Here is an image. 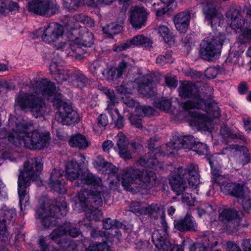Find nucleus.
<instances>
[{"label":"nucleus","instance_id":"nucleus-55","mask_svg":"<svg viewBox=\"0 0 251 251\" xmlns=\"http://www.w3.org/2000/svg\"><path fill=\"white\" fill-rule=\"evenodd\" d=\"M39 244L41 251H61L46 244L45 239L43 237L40 238Z\"/></svg>","mask_w":251,"mask_h":251},{"label":"nucleus","instance_id":"nucleus-40","mask_svg":"<svg viewBox=\"0 0 251 251\" xmlns=\"http://www.w3.org/2000/svg\"><path fill=\"white\" fill-rule=\"evenodd\" d=\"M220 133L224 136L229 137L231 139L240 140L245 141L247 139L239 133H233L232 131L229 130L226 126H222L220 129Z\"/></svg>","mask_w":251,"mask_h":251},{"label":"nucleus","instance_id":"nucleus-1","mask_svg":"<svg viewBox=\"0 0 251 251\" xmlns=\"http://www.w3.org/2000/svg\"><path fill=\"white\" fill-rule=\"evenodd\" d=\"M34 93H20L16 99L15 105L22 110L29 109L32 115L38 118L43 115L46 110V104L42 96L49 97L55 94L54 84L47 79L32 83Z\"/></svg>","mask_w":251,"mask_h":251},{"label":"nucleus","instance_id":"nucleus-44","mask_svg":"<svg viewBox=\"0 0 251 251\" xmlns=\"http://www.w3.org/2000/svg\"><path fill=\"white\" fill-rule=\"evenodd\" d=\"M24 147L32 150H41L47 148L49 142H23Z\"/></svg>","mask_w":251,"mask_h":251},{"label":"nucleus","instance_id":"nucleus-23","mask_svg":"<svg viewBox=\"0 0 251 251\" xmlns=\"http://www.w3.org/2000/svg\"><path fill=\"white\" fill-rule=\"evenodd\" d=\"M221 189L226 194L238 198H243L244 195V185L241 184L229 182Z\"/></svg>","mask_w":251,"mask_h":251},{"label":"nucleus","instance_id":"nucleus-8","mask_svg":"<svg viewBox=\"0 0 251 251\" xmlns=\"http://www.w3.org/2000/svg\"><path fill=\"white\" fill-rule=\"evenodd\" d=\"M179 94L182 98L192 99L183 103V107L186 110L201 107L204 104L203 101L198 95V88L192 83L188 81L182 83L179 87Z\"/></svg>","mask_w":251,"mask_h":251},{"label":"nucleus","instance_id":"nucleus-36","mask_svg":"<svg viewBox=\"0 0 251 251\" xmlns=\"http://www.w3.org/2000/svg\"><path fill=\"white\" fill-rule=\"evenodd\" d=\"M232 149L240 152L239 156L240 161L243 165L249 163L251 160L250 154L248 149L243 146L233 145L231 146Z\"/></svg>","mask_w":251,"mask_h":251},{"label":"nucleus","instance_id":"nucleus-41","mask_svg":"<svg viewBox=\"0 0 251 251\" xmlns=\"http://www.w3.org/2000/svg\"><path fill=\"white\" fill-rule=\"evenodd\" d=\"M206 108H197L196 109H201L204 110L210 116L214 118H218L221 116L220 108L217 105H213L209 101L206 103Z\"/></svg>","mask_w":251,"mask_h":251},{"label":"nucleus","instance_id":"nucleus-24","mask_svg":"<svg viewBox=\"0 0 251 251\" xmlns=\"http://www.w3.org/2000/svg\"><path fill=\"white\" fill-rule=\"evenodd\" d=\"M82 174L80 167L75 161L68 162L66 166V177L70 181L78 178L80 180V176Z\"/></svg>","mask_w":251,"mask_h":251},{"label":"nucleus","instance_id":"nucleus-4","mask_svg":"<svg viewBox=\"0 0 251 251\" xmlns=\"http://www.w3.org/2000/svg\"><path fill=\"white\" fill-rule=\"evenodd\" d=\"M27 126L22 123L16 124L15 129L11 133L7 132L5 128L0 130V139H7L12 141L16 139L23 141H49L51 139L50 132L45 130H35L27 132Z\"/></svg>","mask_w":251,"mask_h":251},{"label":"nucleus","instance_id":"nucleus-21","mask_svg":"<svg viewBox=\"0 0 251 251\" xmlns=\"http://www.w3.org/2000/svg\"><path fill=\"white\" fill-rule=\"evenodd\" d=\"M52 102L54 106L58 110V114L56 116H65L64 115L68 114V113L75 111L73 109L71 105L63 100L62 95L60 94L54 95Z\"/></svg>","mask_w":251,"mask_h":251},{"label":"nucleus","instance_id":"nucleus-38","mask_svg":"<svg viewBox=\"0 0 251 251\" xmlns=\"http://www.w3.org/2000/svg\"><path fill=\"white\" fill-rule=\"evenodd\" d=\"M162 148L155 147V153L164 155L173 154L175 150L178 149V142H167Z\"/></svg>","mask_w":251,"mask_h":251},{"label":"nucleus","instance_id":"nucleus-53","mask_svg":"<svg viewBox=\"0 0 251 251\" xmlns=\"http://www.w3.org/2000/svg\"><path fill=\"white\" fill-rule=\"evenodd\" d=\"M207 149V145L203 142H196L194 143V146H192L193 151L202 154L206 152Z\"/></svg>","mask_w":251,"mask_h":251},{"label":"nucleus","instance_id":"nucleus-58","mask_svg":"<svg viewBox=\"0 0 251 251\" xmlns=\"http://www.w3.org/2000/svg\"><path fill=\"white\" fill-rule=\"evenodd\" d=\"M107 162L102 156L99 155L94 162V165L98 170L102 171Z\"/></svg>","mask_w":251,"mask_h":251},{"label":"nucleus","instance_id":"nucleus-5","mask_svg":"<svg viewBox=\"0 0 251 251\" xmlns=\"http://www.w3.org/2000/svg\"><path fill=\"white\" fill-rule=\"evenodd\" d=\"M102 193L88 189H82L78 193L81 206L86 212V218L90 221H99L102 217V213L98 209L102 205Z\"/></svg>","mask_w":251,"mask_h":251},{"label":"nucleus","instance_id":"nucleus-60","mask_svg":"<svg viewBox=\"0 0 251 251\" xmlns=\"http://www.w3.org/2000/svg\"><path fill=\"white\" fill-rule=\"evenodd\" d=\"M171 58V56L169 54L166 53L165 55H160L156 58V62L160 66H163L170 61Z\"/></svg>","mask_w":251,"mask_h":251},{"label":"nucleus","instance_id":"nucleus-46","mask_svg":"<svg viewBox=\"0 0 251 251\" xmlns=\"http://www.w3.org/2000/svg\"><path fill=\"white\" fill-rule=\"evenodd\" d=\"M154 104L157 108L163 110H167L170 108L172 105V102L170 100L161 98L155 101Z\"/></svg>","mask_w":251,"mask_h":251},{"label":"nucleus","instance_id":"nucleus-6","mask_svg":"<svg viewBox=\"0 0 251 251\" xmlns=\"http://www.w3.org/2000/svg\"><path fill=\"white\" fill-rule=\"evenodd\" d=\"M225 39V36L219 34L203 40L200 44L201 57L207 61H213L217 58L221 53Z\"/></svg>","mask_w":251,"mask_h":251},{"label":"nucleus","instance_id":"nucleus-64","mask_svg":"<svg viewBox=\"0 0 251 251\" xmlns=\"http://www.w3.org/2000/svg\"><path fill=\"white\" fill-rule=\"evenodd\" d=\"M101 171L103 173L110 174L116 173L117 171V168L112 163L107 162Z\"/></svg>","mask_w":251,"mask_h":251},{"label":"nucleus","instance_id":"nucleus-32","mask_svg":"<svg viewBox=\"0 0 251 251\" xmlns=\"http://www.w3.org/2000/svg\"><path fill=\"white\" fill-rule=\"evenodd\" d=\"M65 116H56V119L58 123L63 125H70L77 123L79 121V117L77 112L75 111L68 113Z\"/></svg>","mask_w":251,"mask_h":251},{"label":"nucleus","instance_id":"nucleus-43","mask_svg":"<svg viewBox=\"0 0 251 251\" xmlns=\"http://www.w3.org/2000/svg\"><path fill=\"white\" fill-rule=\"evenodd\" d=\"M122 30L121 25L111 23L102 28V30L104 33L109 35L110 37L113 35L119 33Z\"/></svg>","mask_w":251,"mask_h":251},{"label":"nucleus","instance_id":"nucleus-14","mask_svg":"<svg viewBox=\"0 0 251 251\" xmlns=\"http://www.w3.org/2000/svg\"><path fill=\"white\" fill-rule=\"evenodd\" d=\"M141 171L133 168H126L123 171L122 184L127 190L133 189L132 185L139 188Z\"/></svg>","mask_w":251,"mask_h":251},{"label":"nucleus","instance_id":"nucleus-16","mask_svg":"<svg viewBox=\"0 0 251 251\" xmlns=\"http://www.w3.org/2000/svg\"><path fill=\"white\" fill-rule=\"evenodd\" d=\"M63 33V27L59 25L50 24L44 30L42 36V40L46 43H54L61 37Z\"/></svg>","mask_w":251,"mask_h":251},{"label":"nucleus","instance_id":"nucleus-56","mask_svg":"<svg viewBox=\"0 0 251 251\" xmlns=\"http://www.w3.org/2000/svg\"><path fill=\"white\" fill-rule=\"evenodd\" d=\"M3 219L2 221L4 223L6 221H11L14 219L16 216V213L12 210H4L2 212Z\"/></svg>","mask_w":251,"mask_h":251},{"label":"nucleus","instance_id":"nucleus-52","mask_svg":"<svg viewBox=\"0 0 251 251\" xmlns=\"http://www.w3.org/2000/svg\"><path fill=\"white\" fill-rule=\"evenodd\" d=\"M195 138L192 135H188L182 136L180 135L173 134L171 141H195Z\"/></svg>","mask_w":251,"mask_h":251},{"label":"nucleus","instance_id":"nucleus-39","mask_svg":"<svg viewBox=\"0 0 251 251\" xmlns=\"http://www.w3.org/2000/svg\"><path fill=\"white\" fill-rule=\"evenodd\" d=\"M213 88L210 86L205 84L203 86L201 91L198 90V95L200 96V98L203 101V105H202L200 108H206V103L209 102L208 99H210L213 93Z\"/></svg>","mask_w":251,"mask_h":251},{"label":"nucleus","instance_id":"nucleus-29","mask_svg":"<svg viewBox=\"0 0 251 251\" xmlns=\"http://www.w3.org/2000/svg\"><path fill=\"white\" fill-rule=\"evenodd\" d=\"M139 92L146 97L153 96L155 93V88L153 86L152 80L148 78H144L142 82L139 83Z\"/></svg>","mask_w":251,"mask_h":251},{"label":"nucleus","instance_id":"nucleus-2","mask_svg":"<svg viewBox=\"0 0 251 251\" xmlns=\"http://www.w3.org/2000/svg\"><path fill=\"white\" fill-rule=\"evenodd\" d=\"M43 167V163L40 157L30 158L24 163V169L18 178V194L21 204L28 201L26 189L30 185L31 180L36 181L40 179Z\"/></svg>","mask_w":251,"mask_h":251},{"label":"nucleus","instance_id":"nucleus-47","mask_svg":"<svg viewBox=\"0 0 251 251\" xmlns=\"http://www.w3.org/2000/svg\"><path fill=\"white\" fill-rule=\"evenodd\" d=\"M84 3V0H67L65 6L71 11H75Z\"/></svg>","mask_w":251,"mask_h":251},{"label":"nucleus","instance_id":"nucleus-10","mask_svg":"<svg viewBox=\"0 0 251 251\" xmlns=\"http://www.w3.org/2000/svg\"><path fill=\"white\" fill-rule=\"evenodd\" d=\"M186 171L182 167L174 169L169 179V183L172 190L177 195H182L188 187L186 177H185Z\"/></svg>","mask_w":251,"mask_h":251},{"label":"nucleus","instance_id":"nucleus-11","mask_svg":"<svg viewBox=\"0 0 251 251\" xmlns=\"http://www.w3.org/2000/svg\"><path fill=\"white\" fill-rule=\"evenodd\" d=\"M67 233L74 238L78 236L80 233L79 229L74 227L70 223H66L63 225L55 229L50 235V239L58 245L62 244V237Z\"/></svg>","mask_w":251,"mask_h":251},{"label":"nucleus","instance_id":"nucleus-7","mask_svg":"<svg viewBox=\"0 0 251 251\" xmlns=\"http://www.w3.org/2000/svg\"><path fill=\"white\" fill-rule=\"evenodd\" d=\"M219 219L225 225L224 228L229 233H233L237 232L240 227H244L246 226L243 221L245 219L244 216H242L238 211L234 209L225 208L220 213Z\"/></svg>","mask_w":251,"mask_h":251},{"label":"nucleus","instance_id":"nucleus-28","mask_svg":"<svg viewBox=\"0 0 251 251\" xmlns=\"http://www.w3.org/2000/svg\"><path fill=\"white\" fill-rule=\"evenodd\" d=\"M202 10L206 15V18L210 23L211 26L215 25L218 20L216 15V11L213 4L206 1L202 2L201 3Z\"/></svg>","mask_w":251,"mask_h":251},{"label":"nucleus","instance_id":"nucleus-57","mask_svg":"<svg viewBox=\"0 0 251 251\" xmlns=\"http://www.w3.org/2000/svg\"><path fill=\"white\" fill-rule=\"evenodd\" d=\"M153 9L156 11V15L158 17H160L164 15L168 10L164 7V5L160 7H156V5H160L161 3L159 2H154L152 4Z\"/></svg>","mask_w":251,"mask_h":251},{"label":"nucleus","instance_id":"nucleus-49","mask_svg":"<svg viewBox=\"0 0 251 251\" xmlns=\"http://www.w3.org/2000/svg\"><path fill=\"white\" fill-rule=\"evenodd\" d=\"M121 223L116 220H113L110 218L105 219L103 221V227L105 229H110L113 228H118L121 226Z\"/></svg>","mask_w":251,"mask_h":251},{"label":"nucleus","instance_id":"nucleus-59","mask_svg":"<svg viewBox=\"0 0 251 251\" xmlns=\"http://www.w3.org/2000/svg\"><path fill=\"white\" fill-rule=\"evenodd\" d=\"M115 112L117 115V119L115 123V127L120 129L124 126L125 120L124 117L120 114L117 108L115 109Z\"/></svg>","mask_w":251,"mask_h":251},{"label":"nucleus","instance_id":"nucleus-62","mask_svg":"<svg viewBox=\"0 0 251 251\" xmlns=\"http://www.w3.org/2000/svg\"><path fill=\"white\" fill-rule=\"evenodd\" d=\"M205 75L208 78H215L218 74V70L213 67L208 68L204 72Z\"/></svg>","mask_w":251,"mask_h":251},{"label":"nucleus","instance_id":"nucleus-15","mask_svg":"<svg viewBox=\"0 0 251 251\" xmlns=\"http://www.w3.org/2000/svg\"><path fill=\"white\" fill-rule=\"evenodd\" d=\"M168 235L165 228L154 230L152 233V241L156 248L154 251H169L172 245L167 239Z\"/></svg>","mask_w":251,"mask_h":251},{"label":"nucleus","instance_id":"nucleus-35","mask_svg":"<svg viewBox=\"0 0 251 251\" xmlns=\"http://www.w3.org/2000/svg\"><path fill=\"white\" fill-rule=\"evenodd\" d=\"M191 116L194 118L195 125L197 126L200 129L205 131L208 129V124L209 121L204 114L197 112H194L191 113Z\"/></svg>","mask_w":251,"mask_h":251},{"label":"nucleus","instance_id":"nucleus-61","mask_svg":"<svg viewBox=\"0 0 251 251\" xmlns=\"http://www.w3.org/2000/svg\"><path fill=\"white\" fill-rule=\"evenodd\" d=\"M214 176L213 181L214 183H217L221 187H223L225 185L226 178L223 176L217 173H213Z\"/></svg>","mask_w":251,"mask_h":251},{"label":"nucleus","instance_id":"nucleus-13","mask_svg":"<svg viewBox=\"0 0 251 251\" xmlns=\"http://www.w3.org/2000/svg\"><path fill=\"white\" fill-rule=\"evenodd\" d=\"M148 15V13L144 7H133L130 11V23L134 28L139 29L146 26Z\"/></svg>","mask_w":251,"mask_h":251},{"label":"nucleus","instance_id":"nucleus-63","mask_svg":"<svg viewBox=\"0 0 251 251\" xmlns=\"http://www.w3.org/2000/svg\"><path fill=\"white\" fill-rule=\"evenodd\" d=\"M131 124L137 128H141L142 120L136 115H132L129 118Z\"/></svg>","mask_w":251,"mask_h":251},{"label":"nucleus","instance_id":"nucleus-17","mask_svg":"<svg viewBox=\"0 0 251 251\" xmlns=\"http://www.w3.org/2000/svg\"><path fill=\"white\" fill-rule=\"evenodd\" d=\"M140 176L139 188L150 190L156 185L157 176L153 171L145 170L141 171Z\"/></svg>","mask_w":251,"mask_h":251},{"label":"nucleus","instance_id":"nucleus-51","mask_svg":"<svg viewBox=\"0 0 251 251\" xmlns=\"http://www.w3.org/2000/svg\"><path fill=\"white\" fill-rule=\"evenodd\" d=\"M9 233L5 223L0 221V242H5L8 240Z\"/></svg>","mask_w":251,"mask_h":251},{"label":"nucleus","instance_id":"nucleus-42","mask_svg":"<svg viewBox=\"0 0 251 251\" xmlns=\"http://www.w3.org/2000/svg\"><path fill=\"white\" fill-rule=\"evenodd\" d=\"M85 251H113L106 242L91 244Z\"/></svg>","mask_w":251,"mask_h":251},{"label":"nucleus","instance_id":"nucleus-50","mask_svg":"<svg viewBox=\"0 0 251 251\" xmlns=\"http://www.w3.org/2000/svg\"><path fill=\"white\" fill-rule=\"evenodd\" d=\"M102 74L108 81H113L119 78L117 76V71L115 68H111L103 71Z\"/></svg>","mask_w":251,"mask_h":251},{"label":"nucleus","instance_id":"nucleus-48","mask_svg":"<svg viewBox=\"0 0 251 251\" xmlns=\"http://www.w3.org/2000/svg\"><path fill=\"white\" fill-rule=\"evenodd\" d=\"M70 76V74L68 71L59 70L58 71V73L55 74L54 78L58 83H61L64 81L69 80Z\"/></svg>","mask_w":251,"mask_h":251},{"label":"nucleus","instance_id":"nucleus-26","mask_svg":"<svg viewBox=\"0 0 251 251\" xmlns=\"http://www.w3.org/2000/svg\"><path fill=\"white\" fill-rule=\"evenodd\" d=\"M228 23L230 27L233 29L240 28L244 26V20L242 19V17L239 11L236 9L228 11L226 13Z\"/></svg>","mask_w":251,"mask_h":251},{"label":"nucleus","instance_id":"nucleus-3","mask_svg":"<svg viewBox=\"0 0 251 251\" xmlns=\"http://www.w3.org/2000/svg\"><path fill=\"white\" fill-rule=\"evenodd\" d=\"M68 210L67 203L62 198L55 201L50 200L45 202L38 209L37 214L42 220V224L45 227L56 226L58 223L57 219L67 214Z\"/></svg>","mask_w":251,"mask_h":251},{"label":"nucleus","instance_id":"nucleus-45","mask_svg":"<svg viewBox=\"0 0 251 251\" xmlns=\"http://www.w3.org/2000/svg\"><path fill=\"white\" fill-rule=\"evenodd\" d=\"M131 68V65L129 63L123 60L119 64L117 68H115L117 71V76L120 78L122 76L126 73Z\"/></svg>","mask_w":251,"mask_h":251},{"label":"nucleus","instance_id":"nucleus-12","mask_svg":"<svg viewBox=\"0 0 251 251\" xmlns=\"http://www.w3.org/2000/svg\"><path fill=\"white\" fill-rule=\"evenodd\" d=\"M155 145L154 142H150L148 145L150 151L147 154L141 157L137 161V163L142 167L153 168L155 170L163 168V164L159 162L156 158L158 153H156Z\"/></svg>","mask_w":251,"mask_h":251},{"label":"nucleus","instance_id":"nucleus-25","mask_svg":"<svg viewBox=\"0 0 251 251\" xmlns=\"http://www.w3.org/2000/svg\"><path fill=\"white\" fill-rule=\"evenodd\" d=\"M129 145L132 148L133 151H136L141 147L139 142H132L130 144L129 142H117V146L119 149V154L123 158L129 159L131 158Z\"/></svg>","mask_w":251,"mask_h":251},{"label":"nucleus","instance_id":"nucleus-18","mask_svg":"<svg viewBox=\"0 0 251 251\" xmlns=\"http://www.w3.org/2000/svg\"><path fill=\"white\" fill-rule=\"evenodd\" d=\"M62 177L63 176L60 171L53 169L50 175L49 185L59 193H64L66 191L64 187L65 181Z\"/></svg>","mask_w":251,"mask_h":251},{"label":"nucleus","instance_id":"nucleus-20","mask_svg":"<svg viewBox=\"0 0 251 251\" xmlns=\"http://www.w3.org/2000/svg\"><path fill=\"white\" fill-rule=\"evenodd\" d=\"M190 13L183 11L176 15L174 22L176 29L181 33L186 32L189 25Z\"/></svg>","mask_w":251,"mask_h":251},{"label":"nucleus","instance_id":"nucleus-9","mask_svg":"<svg viewBox=\"0 0 251 251\" xmlns=\"http://www.w3.org/2000/svg\"><path fill=\"white\" fill-rule=\"evenodd\" d=\"M27 9L34 14L50 17L57 13L59 6L50 0H32L27 4Z\"/></svg>","mask_w":251,"mask_h":251},{"label":"nucleus","instance_id":"nucleus-37","mask_svg":"<svg viewBox=\"0 0 251 251\" xmlns=\"http://www.w3.org/2000/svg\"><path fill=\"white\" fill-rule=\"evenodd\" d=\"M129 44L135 46H140L146 48H151L152 42L150 39L143 35L134 36L129 41Z\"/></svg>","mask_w":251,"mask_h":251},{"label":"nucleus","instance_id":"nucleus-30","mask_svg":"<svg viewBox=\"0 0 251 251\" xmlns=\"http://www.w3.org/2000/svg\"><path fill=\"white\" fill-rule=\"evenodd\" d=\"M184 169L186 172L185 177L187 178V175L191 176L188 180L189 183L192 186L196 185L198 182V166L196 164L191 163L188 165L187 168Z\"/></svg>","mask_w":251,"mask_h":251},{"label":"nucleus","instance_id":"nucleus-19","mask_svg":"<svg viewBox=\"0 0 251 251\" xmlns=\"http://www.w3.org/2000/svg\"><path fill=\"white\" fill-rule=\"evenodd\" d=\"M174 226L176 229L181 232L194 231L197 227L193 217L188 214L183 219L175 221Z\"/></svg>","mask_w":251,"mask_h":251},{"label":"nucleus","instance_id":"nucleus-54","mask_svg":"<svg viewBox=\"0 0 251 251\" xmlns=\"http://www.w3.org/2000/svg\"><path fill=\"white\" fill-rule=\"evenodd\" d=\"M136 109L137 112L145 116L151 115L153 112V108L151 106L137 105Z\"/></svg>","mask_w":251,"mask_h":251},{"label":"nucleus","instance_id":"nucleus-27","mask_svg":"<svg viewBox=\"0 0 251 251\" xmlns=\"http://www.w3.org/2000/svg\"><path fill=\"white\" fill-rule=\"evenodd\" d=\"M69 81L72 85L79 88L86 86L88 83V79L80 71H74L70 74Z\"/></svg>","mask_w":251,"mask_h":251},{"label":"nucleus","instance_id":"nucleus-31","mask_svg":"<svg viewBox=\"0 0 251 251\" xmlns=\"http://www.w3.org/2000/svg\"><path fill=\"white\" fill-rule=\"evenodd\" d=\"M246 14L241 36L245 42H251V9H248Z\"/></svg>","mask_w":251,"mask_h":251},{"label":"nucleus","instance_id":"nucleus-34","mask_svg":"<svg viewBox=\"0 0 251 251\" xmlns=\"http://www.w3.org/2000/svg\"><path fill=\"white\" fill-rule=\"evenodd\" d=\"M80 180L84 184L94 187L100 186L101 184L100 178L96 177L89 172H83L80 176Z\"/></svg>","mask_w":251,"mask_h":251},{"label":"nucleus","instance_id":"nucleus-33","mask_svg":"<svg viewBox=\"0 0 251 251\" xmlns=\"http://www.w3.org/2000/svg\"><path fill=\"white\" fill-rule=\"evenodd\" d=\"M157 29L158 33L163 38L164 41L170 45L174 44L175 37L171 30L165 25H159Z\"/></svg>","mask_w":251,"mask_h":251},{"label":"nucleus","instance_id":"nucleus-22","mask_svg":"<svg viewBox=\"0 0 251 251\" xmlns=\"http://www.w3.org/2000/svg\"><path fill=\"white\" fill-rule=\"evenodd\" d=\"M75 44L85 47H91L94 43V35L86 28H83L79 31V37L74 40Z\"/></svg>","mask_w":251,"mask_h":251}]
</instances>
